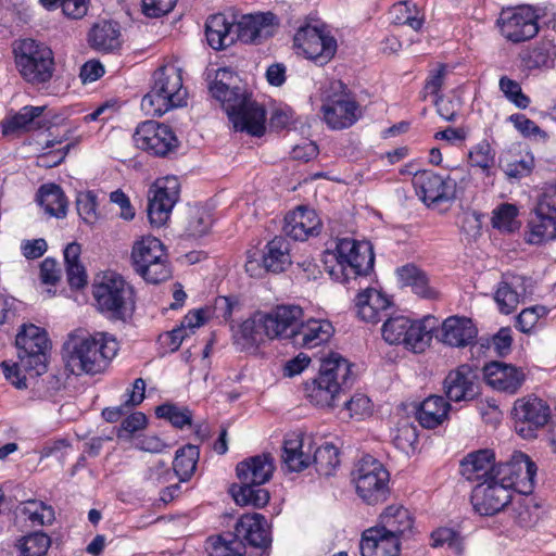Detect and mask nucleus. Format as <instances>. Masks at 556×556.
<instances>
[{"instance_id": "obj_1", "label": "nucleus", "mask_w": 556, "mask_h": 556, "mask_svg": "<svg viewBox=\"0 0 556 556\" xmlns=\"http://www.w3.org/2000/svg\"><path fill=\"white\" fill-rule=\"evenodd\" d=\"M17 361L1 363L4 377L17 389H26L27 380L47 370V352L50 341L45 329L23 325L15 338Z\"/></svg>"}, {"instance_id": "obj_2", "label": "nucleus", "mask_w": 556, "mask_h": 556, "mask_svg": "<svg viewBox=\"0 0 556 556\" xmlns=\"http://www.w3.org/2000/svg\"><path fill=\"white\" fill-rule=\"evenodd\" d=\"M66 367L74 375H96L106 369L118 351L115 338L105 332L72 333L64 346Z\"/></svg>"}, {"instance_id": "obj_3", "label": "nucleus", "mask_w": 556, "mask_h": 556, "mask_svg": "<svg viewBox=\"0 0 556 556\" xmlns=\"http://www.w3.org/2000/svg\"><path fill=\"white\" fill-rule=\"evenodd\" d=\"M354 381L352 364L332 353L323 361L318 375L304 383L306 399L320 408H333L340 393Z\"/></svg>"}, {"instance_id": "obj_4", "label": "nucleus", "mask_w": 556, "mask_h": 556, "mask_svg": "<svg viewBox=\"0 0 556 556\" xmlns=\"http://www.w3.org/2000/svg\"><path fill=\"white\" fill-rule=\"evenodd\" d=\"M302 316L303 309L298 305H279L269 313L258 312L244 320L236 336L243 340V345H258L265 339L285 337L287 330Z\"/></svg>"}, {"instance_id": "obj_5", "label": "nucleus", "mask_w": 556, "mask_h": 556, "mask_svg": "<svg viewBox=\"0 0 556 556\" xmlns=\"http://www.w3.org/2000/svg\"><path fill=\"white\" fill-rule=\"evenodd\" d=\"M187 89L182 85L181 68L168 63L154 73L151 90L142 98L141 109L147 115L161 116L187 103Z\"/></svg>"}, {"instance_id": "obj_6", "label": "nucleus", "mask_w": 556, "mask_h": 556, "mask_svg": "<svg viewBox=\"0 0 556 556\" xmlns=\"http://www.w3.org/2000/svg\"><path fill=\"white\" fill-rule=\"evenodd\" d=\"M15 66L22 78L31 86L51 81L55 73L54 53L46 43L27 38L13 47Z\"/></svg>"}, {"instance_id": "obj_7", "label": "nucleus", "mask_w": 556, "mask_h": 556, "mask_svg": "<svg viewBox=\"0 0 556 556\" xmlns=\"http://www.w3.org/2000/svg\"><path fill=\"white\" fill-rule=\"evenodd\" d=\"M92 294L98 309L110 319L126 321L135 311L131 287L115 273L98 277L92 286Z\"/></svg>"}, {"instance_id": "obj_8", "label": "nucleus", "mask_w": 556, "mask_h": 556, "mask_svg": "<svg viewBox=\"0 0 556 556\" xmlns=\"http://www.w3.org/2000/svg\"><path fill=\"white\" fill-rule=\"evenodd\" d=\"M336 260L329 267V274L342 282L368 275L375 263L372 247L369 242H357L354 239H340L334 253H328Z\"/></svg>"}, {"instance_id": "obj_9", "label": "nucleus", "mask_w": 556, "mask_h": 556, "mask_svg": "<svg viewBox=\"0 0 556 556\" xmlns=\"http://www.w3.org/2000/svg\"><path fill=\"white\" fill-rule=\"evenodd\" d=\"M131 258L136 271L150 283H160L170 278L169 266L164 244L160 239L147 236L136 241Z\"/></svg>"}, {"instance_id": "obj_10", "label": "nucleus", "mask_w": 556, "mask_h": 556, "mask_svg": "<svg viewBox=\"0 0 556 556\" xmlns=\"http://www.w3.org/2000/svg\"><path fill=\"white\" fill-rule=\"evenodd\" d=\"M222 102L232 126L238 131L262 136L265 131V110L252 101L239 87L231 86Z\"/></svg>"}, {"instance_id": "obj_11", "label": "nucleus", "mask_w": 556, "mask_h": 556, "mask_svg": "<svg viewBox=\"0 0 556 556\" xmlns=\"http://www.w3.org/2000/svg\"><path fill=\"white\" fill-rule=\"evenodd\" d=\"M358 496L369 505L384 502L389 495V472L370 455L362 457L352 472Z\"/></svg>"}, {"instance_id": "obj_12", "label": "nucleus", "mask_w": 556, "mask_h": 556, "mask_svg": "<svg viewBox=\"0 0 556 556\" xmlns=\"http://www.w3.org/2000/svg\"><path fill=\"white\" fill-rule=\"evenodd\" d=\"M293 48L296 54L324 66L336 55L338 43L336 38L324 29L305 25L294 34Z\"/></svg>"}, {"instance_id": "obj_13", "label": "nucleus", "mask_w": 556, "mask_h": 556, "mask_svg": "<svg viewBox=\"0 0 556 556\" xmlns=\"http://www.w3.org/2000/svg\"><path fill=\"white\" fill-rule=\"evenodd\" d=\"M513 414L516 432L526 440L538 438L552 418L548 403L534 395L518 399L514 403Z\"/></svg>"}, {"instance_id": "obj_14", "label": "nucleus", "mask_w": 556, "mask_h": 556, "mask_svg": "<svg viewBox=\"0 0 556 556\" xmlns=\"http://www.w3.org/2000/svg\"><path fill=\"white\" fill-rule=\"evenodd\" d=\"M136 146L156 156H165L178 147V139L172 128L155 121L141 123L135 134Z\"/></svg>"}, {"instance_id": "obj_15", "label": "nucleus", "mask_w": 556, "mask_h": 556, "mask_svg": "<svg viewBox=\"0 0 556 556\" xmlns=\"http://www.w3.org/2000/svg\"><path fill=\"white\" fill-rule=\"evenodd\" d=\"M415 192L427 205L440 204L455 197L456 182L450 176H441L431 170H418L412 178Z\"/></svg>"}, {"instance_id": "obj_16", "label": "nucleus", "mask_w": 556, "mask_h": 556, "mask_svg": "<svg viewBox=\"0 0 556 556\" xmlns=\"http://www.w3.org/2000/svg\"><path fill=\"white\" fill-rule=\"evenodd\" d=\"M498 24L502 35L515 43L530 40L539 33L538 15L530 7L504 11Z\"/></svg>"}, {"instance_id": "obj_17", "label": "nucleus", "mask_w": 556, "mask_h": 556, "mask_svg": "<svg viewBox=\"0 0 556 556\" xmlns=\"http://www.w3.org/2000/svg\"><path fill=\"white\" fill-rule=\"evenodd\" d=\"M179 187L176 177H165L155 182V189L153 195L149 198L148 205V216L152 225L162 226L169 218L179 197Z\"/></svg>"}, {"instance_id": "obj_18", "label": "nucleus", "mask_w": 556, "mask_h": 556, "mask_svg": "<svg viewBox=\"0 0 556 556\" xmlns=\"http://www.w3.org/2000/svg\"><path fill=\"white\" fill-rule=\"evenodd\" d=\"M303 316L291 326L283 338H290L293 343L305 348L313 349L329 341L334 332L332 324L328 319L309 318L301 321Z\"/></svg>"}, {"instance_id": "obj_19", "label": "nucleus", "mask_w": 556, "mask_h": 556, "mask_svg": "<svg viewBox=\"0 0 556 556\" xmlns=\"http://www.w3.org/2000/svg\"><path fill=\"white\" fill-rule=\"evenodd\" d=\"M511 501V492L492 479L480 482L472 491L471 503L481 516H493L503 510Z\"/></svg>"}, {"instance_id": "obj_20", "label": "nucleus", "mask_w": 556, "mask_h": 556, "mask_svg": "<svg viewBox=\"0 0 556 556\" xmlns=\"http://www.w3.org/2000/svg\"><path fill=\"white\" fill-rule=\"evenodd\" d=\"M276 25V16L271 12L243 15L233 23L235 39L244 43H258L273 36Z\"/></svg>"}, {"instance_id": "obj_21", "label": "nucleus", "mask_w": 556, "mask_h": 556, "mask_svg": "<svg viewBox=\"0 0 556 556\" xmlns=\"http://www.w3.org/2000/svg\"><path fill=\"white\" fill-rule=\"evenodd\" d=\"M324 119L332 129L352 126L362 115L357 102L346 93L336 94L321 106Z\"/></svg>"}, {"instance_id": "obj_22", "label": "nucleus", "mask_w": 556, "mask_h": 556, "mask_svg": "<svg viewBox=\"0 0 556 556\" xmlns=\"http://www.w3.org/2000/svg\"><path fill=\"white\" fill-rule=\"evenodd\" d=\"M485 382L493 389L515 394L526 380L521 368L503 362H490L483 367Z\"/></svg>"}, {"instance_id": "obj_23", "label": "nucleus", "mask_w": 556, "mask_h": 556, "mask_svg": "<svg viewBox=\"0 0 556 556\" xmlns=\"http://www.w3.org/2000/svg\"><path fill=\"white\" fill-rule=\"evenodd\" d=\"M235 536L241 544L245 542L252 547L266 549L271 544L269 526L261 514L243 515L235 527Z\"/></svg>"}, {"instance_id": "obj_24", "label": "nucleus", "mask_w": 556, "mask_h": 556, "mask_svg": "<svg viewBox=\"0 0 556 556\" xmlns=\"http://www.w3.org/2000/svg\"><path fill=\"white\" fill-rule=\"evenodd\" d=\"M477 374L464 364L448 372L444 379L445 394L454 402L471 401L478 395Z\"/></svg>"}, {"instance_id": "obj_25", "label": "nucleus", "mask_w": 556, "mask_h": 556, "mask_svg": "<svg viewBox=\"0 0 556 556\" xmlns=\"http://www.w3.org/2000/svg\"><path fill=\"white\" fill-rule=\"evenodd\" d=\"M372 528L381 530L403 541L414 532V518L409 510L402 505L387 506L378 517Z\"/></svg>"}, {"instance_id": "obj_26", "label": "nucleus", "mask_w": 556, "mask_h": 556, "mask_svg": "<svg viewBox=\"0 0 556 556\" xmlns=\"http://www.w3.org/2000/svg\"><path fill=\"white\" fill-rule=\"evenodd\" d=\"M321 228V220L314 210L299 206L285 217L283 232L294 240L304 241L317 236Z\"/></svg>"}, {"instance_id": "obj_27", "label": "nucleus", "mask_w": 556, "mask_h": 556, "mask_svg": "<svg viewBox=\"0 0 556 556\" xmlns=\"http://www.w3.org/2000/svg\"><path fill=\"white\" fill-rule=\"evenodd\" d=\"M312 438L291 433L283 441L282 463L288 470L300 472L312 464Z\"/></svg>"}, {"instance_id": "obj_28", "label": "nucleus", "mask_w": 556, "mask_h": 556, "mask_svg": "<svg viewBox=\"0 0 556 556\" xmlns=\"http://www.w3.org/2000/svg\"><path fill=\"white\" fill-rule=\"evenodd\" d=\"M357 315L366 323L377 324L389 316L392 302L382 292L368 288L359 292L355 302Z\"/></svg>"}, {"instance_id": "obj_29", "label": "nucleus", "mask_w": 556, "mask_h": 556, "mask_svg": "<svg viewBox=\"0 0 556 556\" xmlns=\"http://www.w3.org/2000/svg\"><path fill=\"white\" fill-rule=\"evenodd\" d=\"M402 541L372 527L362 533L359 543L362 556H399Z\"/></svg>"}, {"instance_id": "obj_30", "label": "nucleus", "mask_w": 556, "mask_h": 556, "mask_svg": "<svg viewBox=\"0 0 556 556\" xmlns=\"http://www.w3.org/2000/svg\"><path fill=\"white\" fill-rule=\"evenodd\" d=\"M477 333V328L471 319L451 316L442 323L440 340L453 348H465L473 343Z\"/></svg>"}, {"instance_id": "obj_31", "label": "nucleus", "mask_w": 556, "mask_h": 556, "mask_svg": "<svg viewBox=\"0 0 556 556\" xmlns=\"http://www.w3.org/2000/svg\"><path fill=\"white\" fill-rule=\"evenodd\" d=\"M274 470L275 462L269 453L250 457L236 467L240 483L264 484L270 480Z\"/></svg>"}, {"instance_id": "obj_32", "label": "nucleus", "mask_w": 556, "mask_h": 556, "mask_svg": "<svg viewBox=\"0 0 556 556\" xmlns=\"http://www.w3.org/2000/svg\"><path fill=\"white\" fill-rule=\"evenodd\" d=\"M494 453L480 450L468 454L460 463V472L469 481L492 479L494 469Z\"/></svg>"}, {"instance_id": "obj_33", "label": "nucleus", "mask_w": 556, "mask_h": 556, "mask_svg": "<svg viewBox=\"0 0 556 556\" xmlns=\"http://www.w3.org/2000/svg\"><path fill=\"white\" fill-rule=\"evenodd\" d=\"M451 405L441 395H430L420 402L416 408V418L421 427L434 429L448 417Z\"/></svg>"}, {"instance_id": "obj_34", "label": "nucleus", "mask_w": 556, "mask_h": 556, "mask_svg": "<svg viewBox=\"0 0 556 556\" xmlns=\"http://www.w3.org/2000/svg\"><path fill=\"white\" fill-rule=\"evenodd\" d=\"M205 35L208 45L215 50L226 49L236 42L233 23L228 22L220 13L207 18Z\"/></svg>"}, {"instance_id": "obj_35", "label": "nucleus", "mask_w": 556, "mask_h": 556, "mask_svg": "<svg viewBox=\"0 0 556 556\" xmlns=\"http://www.w3.org/2000/svg\"><path fill=\"white\" fill-rule=\"evenodd\" d=\"M89 42L100 52L108 53L119 49L122 42L117 23L103 21L96 24L89 34Z\"/></svg>"}, {"instance_id": "obj_36", "label": "nucleus", "mask_w": 556, "mask_h": 556, "mask_svg": "<svg viewBox=\"0 0 556 556\" xmlns=\"http://www.w3.org/2000/svg\"><path fill=\"white\" fill-rule=\"evenodd\" d=\"M514 460V486L513 490L520 494H530L534 489L536 465L530 457L521 452L513 454Z\"/></svg>"}, {"instance_id": "obj_37", "label": "nucleus", "mask_w": 556, "mask_h": 556, "mask_svg": "<svg viewBox=\"0 0 556 556\" xmlns=\"http://www.w3.org/2000/svg\"><path fill=\"white\" fill-rule=\"evenodd\" d=\"M289 251V242L281 237H275L266 245V253L263 256L264 269L271 273L283 271L291 264Z\"/></svg>"}, {"instance_id": "obj_38", "label": "nucleus", "mask_w": 556, "mask_h": 556, "mask_svg": "<svg viewBox=\"0 0 556 556\" xmlns=\"http://www.w3.org/2000/svg\"><path fill=\"white\" fill-rule=\"evenodd\" d=\"M37 201L50 216L62 218L66 215L67 199L58 185L41 186L38 190Z\"/></svg>"}, {"instance_id": "obj_39", "label": "nucleus", "mask_w": 556, "mask_h": 556, "mask_svg": "<svg viewBox=\"0 0 556 556\" xmlns=\"http://www.w3.org/2000/svg\"><path fill=\"white\" fill-rule=\"evenodd\" d=\"M528 228L526 241L530 244H541L554 240L556 238V216L533 212Z\"/></svg>"}, {"instance_id": "obj_40", "label": "nucleus", "mask_w": 556, "mask_h": 556, "mask_svg": "<svg viewBox=\"0 0 556 556\" xmlns=\"http://www.w3.org/2000/svg\"><path fill=\"white\" fill-rule=\"evenodd\" d=\"M43 110L45 106H24L18 113L2 123L3 135L39 128L40 125L36 118L42 114Z\"/></svg>"}, {"instance_id": "obj_41", "label": "nucleus", "mask_w": 556, "mask_h": 556, "mask_svg": "<svg viewBox=\"0 0 556 556\" xmlns=\"http://www.w3.org/2000/svg\"><path fill=\"white\" fill-rule=\"evenodd\" d=\"M400 281L412 287L413 291L422 298H434L435 291L428 286V277L425 271L414 264H406L397 269Z\"/></svg>"}, {"instance_id": "obj_42", "label": "nucleus", "mask_w": 556, "mask_h": 556, "mask_svg": "<svg viewBox=\"0 0 556 556\" xmlns=\"http://www.w3.org/2000/svg\"><path fill=\"white\" fill-rule=\"evenodd\" d=\"M256 483H240L231 488V494L235 502L239 505H252L254 507H263L269 501V493L265 489L258 488Z\"/></svg>"}, {"instance_id": "obj_43", "label": "nucleus", "mask_w": 556, "mask_h": 556, "mask_svg": "<svg viewBox=\"0 0 556 556\" xmlns=\"http://www.w3.org/2000/svg\"><path fill=\"white\" fill-rule=\"evenodd\" d=\"M430 323H432L431 318H426L422 321H410L409 330L405 334L402 344L415 353L424 352L432 339L431 327H428Z\"/></svg>"}, {"instance_id": "obj_44", "label": "nucleus", "mask_w": 556, "mask_h": 556, "mask_svg": "<svg viewBox=\"0 0 556 556\" xmlns=\"http://www.w3.org/2000/svg\"><path fill=\"white\" fill-rule=\"evenodd\" d=\"M312 464L315 465L319 475L332 476L340 465L339 451L329 442H325L316 447L312 457Z\"/></svg>"}, {"instance_id": "obj_45", "label": "nucleus", "mask_w": 556, "mask_h": 556, "mask_svg": "<svg viewBox=\"0 0 556 556\" xmlns=\"http://www.w3.org/2000/svg\"><path fill=\"white\" fill-rule=\"evenodd\" d=\"M199 460V450L195 445L187 444L176 452L173 468L181 481L190 479Z\"/></svg>"}, {"instance_id": "obj_46", "label": "nucleus", "mask_w": 556, "mask_h": 556, "mask_svg": "<svg viewBox=\"0 0 556 556\" xmlns=\"http://www.w3.org/2000/svg\"><path fill=\"white\" fill-rule=\"evenodd\" d=\"M518 207L515 204L502 203L493 210L492 226L502 232H514L521 226L518 217Z\"/></svg>"}, {"instance_id": "obj_47", "label": "nucleus", "mask_w": 556, "mask_h": 556, "mask_svg": "<svg viewBox=\"0 0 556 556\" xmlns=\"http://www.w3.org/2000/svg\"><path fill=\"white\" fill-rule=\"evenodd\" d=\"M22 513L33 526L51 525L55 519L53 507L36 500L24 502Z\"/></svg>"}, {"instance_id": "obj_48", "label": "nucleus", "mask_w": 556, "mask_h": 556, "mask_svg": "<svg viewBox=\"0 0 556 556\" xmlns=\"http://www.w3.org/2000/svg\"><path fill=\"white\" fill-rule=\"evenodd\" d=\"M468 160L471 166L479 167L486 176H490L495 164V150L489 141L482 140L469 151Z\"/></svg>"}, {"instance_id": "obj_49", "label": "nucleus", "mask_w": 556, "mask_h": 556, "mask_svg": "<svg viewBox=\"0 0 556 556\" xmlns=\"http://www.w3.org/2000/svg\"><path fill=\"white\" fill-rule=\"evenodd\" d=\"M50 544L51 540L46 533H30L18 541V556H45Z\"/></svg>"}, {"instance_id": "obj_50", "label": "nucleus", "mask_w": 556, "mask_h": 556, "mask_svg": "<svg viewBox=\"0 0 556 556\" xmlns=\"http://www.w3.org/2000/svg\"><path fill=\"white\" fill-rule=\"evenodd\" d=\"M405 316L389 317L382 326V337L390 344H401L410 327Z\"/></svg>"}, {"instance_id": "obj_51", "label": "nucleus", "mask_w": 556, "mask_h": 556, "mask_svg": "<svg viewBox=\"0 0 556 556\" xmlns=\"http://www.w3.org/2000/svg\"><path fill=\"white\" fill-rule=\"evenodd\" d=\"M555 48L551 42H540L522 58L529 68L548 66L555 56Z\"/></svg>"}, {"instance_id": "obj_52", "label": "nucleus", "mask_w": 556, "mask_h": 556, "mask_svg": "<svg viewBox=\"0 0 556 556\" xmlns=\"http://www.w3.org/2000/svg\"><path fill=\"white\" fill-rule=\"evenodd\" d=\"M159 418L167 419L174 427L182 428L191 425L192 414L186 407H178L174 404H163L155 408Z\"/></svg>"}, {"instance_id": "obj_53", "label": "nucleus", "mask_w": 556, "mask_h": 556, "mask_svg": "<svg viewBox=\"0 0 556 556\" xmlns=\"http://www.w3.org/2000/svg\"><path fill=\"white\" fill-rule=\"evenodd\" d=\"M243 546L237 540L226 541L222 536L210 538L206 541V551L210 556H241Z\"/></svg>"}, {"instance_id": "obj_54", "label": "nucleus", "mask_w": 556, "mask_h": 556, "mask_svg": "<svg viewBox=\"0 0 556 556\" xmlns=\"http://www.w3.org/2000/svg\"><path fill=\"white\" fill-rule=\"evenodd\" d=\"M392 14L396 24L407 25L414 30L422 27L424 18L418 15L415 7H410L408 2H400L393 5Z\"/></svg>"}, {"instance_id": "obj_55", "label": "nucleus", "mask_w": 556, "mask_h": 556, "mask_svg": "<svg viewBox=\"0 0 556 556\" xmlns=\"http://www.w3.org/2000/svg\"><path fill=\"white\" fill-rule=\"evenodd\" d=\"M40 2L48 10L61 7L63 13L72 18H81L88 11V0H40Z\"/></svg>"}, {"instance_id": "obj_56", "label": "nucleus", "mask_w": 556, "mask_h": 556, "mask_svg": "<svg viewBox=\"0 0 556 556\" xmlns=\"http://www.w3.org/2000/svg\"><path fill=\"white\" fill-rule=\"evenodd\" d=\"M211 224L212 218L208 213L201 208L191 210L188 216L186 232L189 237H201L208 231Z\"/></svg>"}, {"instance_id": "obj_57", "label": "nucleus", "mask_w": 556, "mask_h": 556, "mask_svg": "<svg viewBox=\"0 0 556 556\" xmlns=\"http://www.w3.org/2000/svg\"><path fill=\"white\" fill-rule=\"evenodd\" d=\"M78 215L87 224H93L98 219L97 197L92 191L80 192L76 198Z\"/></svg>"}, {"instance_id": "obj_58", "label": "nucleus", "mask_w": 556, "mask_h": 556, "mask_svg": "<svg viewBox=\"0 0 556 556\" xmlns=\"http://www.w3.org/2000/svg\"><path fill=\"white\" fill-rule=\"evenodd\" d=\"M431 545L433 547H440L447 545L456 553H462L463 545L459 534L451 528H439L431 533Z\"/></svg>"}, {"instance_id": "obj_59", "label": "nucleus", "mask_w": 556, "mask_h": 556, "mask_svg": "<svg viewBox=\"0 0 556 556\" xmlns=\"http://www.w3.org/2000/svg\"><path fill=\"white\" fill-rule=\"evenodd\" d=\"M494 299L504 314L514 312L519 303L518 293L507 282L500 283Z\"/></svg>"}, {"instance_id": "obj_60", "label": "nucleus", "mask_w": 556, "mask_h": 556, "mask_svg": "<svg viewBox=\"0 0 556 556\" xmlns=\"http://www.w3.org/2000/svg\"><path fill=\"white\" fill-rule=\"evenodd\" d=\"M500 89L518 108L526 109L529 105L530 99L522 93L521 87L517 81L503 76L500 79Z\"/></svg>"}, {"instance_id": "obj_61", "label": "nucleus", "mask_w": 556, "mask_h": 556, "mask_svg": "<svg viewBox=\"0 0 556 556\" xmlns=\"http://www.w3.org/2000/svg\"><path fill=\"white\" fill-rule=\"evenodd\" d=\"M502 169L509 179H520L530 175L534 167L532 155L522 156L505 164H501Z\"/></svg>"}, {"instance_id": "obj_62", "label": "nucleus", "mask_w": 556, "mask_h": 556, "mask_svg": "<svg viewBox=\"0 0 556 556\" xmlns=\"http://www.w3.org/2000/svg\"><path fill=\"white\" fill-rule=\"evenodd\" d=\"M233 74L227 68H219L216 72L215 80L210 85V92L217 99H225L226 93L231 87Z\"/></svg>"}, {"instance_id": "obj_63", "label": "nucleus", "mask_w": 556, "mask_h": 556, "mask_svg": "<svg viewBox=\"0 0 556 556\" xmlns=\"http://www.w3.org/2000/svg\"><path fill=\"white\" fill-rule=\"evenodd\" d=\"M514 460L513 457L503 464L494 465L492 480L497 484L505 486L508 492L513 491L514 486Z\"/></svg>"}, {"instance_id": "obj_64", "label": "nucleus", "mask_w": 556, "mask_h": 556, "mask_svg": "<svg viewBox=\"0 0 556 556\" xmlns=\"http://www.w3.org/2000/svg\"><path fill=\"white\" fill-rule=\"evenodd\" d=\"M535 213L556 216V186L546 187L538 199Z\"/></svg>"}]
</instances>
